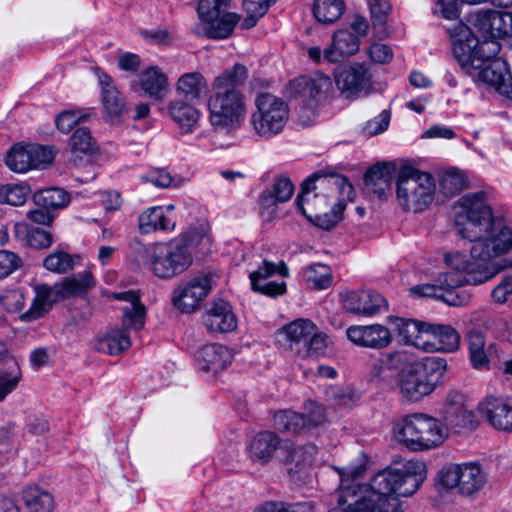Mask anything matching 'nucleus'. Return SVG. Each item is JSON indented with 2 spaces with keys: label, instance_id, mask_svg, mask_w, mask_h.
<instances>
[{
  "label": "nucleus",
  "instance_id": "nucleus-1",
  "mask_svg": "<svg viewBox=\"0 0 512 512\" xmlns=\"http://www.w3.org/2000/svg\"><path fill=\"white\" fill-rule=\"evenodd\" d=\"M457 203L460 211L456 230L461 238L472 243L470 257L458 251L446 253L445 263L453 271L441 274L455 278L457 283L451 284L452 288L463 290L465 285L483 284L512 267V263L494 262L512 250V224L494 214L484 191L467 193Z\"/></svg>",
  "mask_w": 512,
  "mask_h": 512
},
{
  "label": "nucleus",
  "instance_id": "nucleus-2",
  "mask_svg": "<svg viewBox=\"0 0 512 512\" xmlns=\"http://www.w3.org/2000/svg\"><path fill=\"white\" fill-rule=\"evenodd\" d=\"M336 470L343 502L347 503L342 512H394L399 505L398 497L414 494L427 477L425 463L418 460L406 462L401 469H384L369 484L350 485L366 470L362 460Z\"/></svg>",
  "mask_w": 512,
  "mask_h": 512
},
{
  "label": "nucleus",
  "instance_id": "nucleus-3",
  "mask_svg": "<svg viewBox=\"0 0 512 512\" xmlns=\"http://www.w3.org/2000/svg\"><path fill=\"white\" fill-rule=\"evenodd\" d=\"M447 361L437 356L412 360L405 350L380 355L371 366L372 379L397 393L407 403H417L430 396L443 382Z\"/></svg>",
  "mask_w": 512,
  "mask_h": 512
},
{
  "label": "nucleus",
  "instance_id": "nucleus-4",
  "mask_svg": "<svg viewBox=\"0 0 512 512\" xmlns=\"http://www.w3.org/2000/svg\"><path fill=\"white\" fill-rule=\"evenodd\" d=\"M247 77L248 69L237 63L220 73L212 82L207 109L209 123L215 130L230 131L244 121L246 105L239 87Z\"/></svg>",
  "mask_w": 512,
  "mask_h": 512
},
{
  "label": "nucleus",
  "instance_id": "nucleus-5",
  "mask_svg": "<svg viewBox=\"0 0 512 512\" xmlns=\"http://www.w3.org/2000/svg\"><path fill=\"white\" fill-rule=\"evenodd\" d=\"M132 253V259L139 267L148 269L161 279H170L185 272L193 262L192 253L185 250L184 242L176 239L149 245L134 241Z\"/></svg>",
  "mask_w": 512,
  "mask_h": 512
},
{
  "label": "nucleus",
  "instance_id": "nucleus-6",
  "mask_svg": "<svg viewBox=\"0 0 512 512\" xmlns=\"http://www.w3.org/2000/svg\"><path fill=\"white\" fill-rule=\"evenodd\" d=\"M396 202L404 212L420 213L434 201L436 182L427 172L402 167L396 176Z\"/></svg>",
  "mask_w": 512,
  "mask_h": 512
},
{
  "label": "nucleus",
  "instance_id": "nucleus-7",
  "mask_svg": "<svg viewBox=\"0 0 512 512\" xmlns=\"http://www.w3.org/2000/svg\"><path fill=\"white\" fill-rule=\"evenodd\" d=\"M399 441L412 451H426L441 445L447 437L445 426L426 413L406 415L396 426Z\"/></svg>",
  "mask_w": 512,
  "mask_h": 512
},
{
  "label": "nucleus",
  "instance_id": "nucleus-8",
  "mask_svg": "<svg viewBox=\"0 0 512 512\" xmlns=\"http://www.w3.org/2000/svg\"><path fill=\"white\" fill-rule=\"evenodd\" d=\"M256 111L251 116L255 133L265 139H270L284 129L289 119L287 103L270 93H260L255 98Z\"/></svg>",
  "mask_w": 512,
  "mask_h": 512
},
{
  "label": "nucleus",
  "instance_id": "nucleus-9",
  "mask_svg": "<svg viewBox=\"0 0 512 512\" xmlns=\"http://www.w3.org/2000/svg\"><path fill=\"white\" fill-rule=\"evenodd\" d=\"M278 342L301 357L318 354L327 346L326 336L308 319L294 320L280 329Z\"/></svg>",
  "mask_w": 512,
  "mask_h": 512
},
{
  "label": "nucleus",
  "instance_id": "nucleus-10",
  "mask_svg": "<svg viewBox=\"0 0 512 512\" xmlns=\"http://www.w3.org/2000/svg\"><path fill=\"white\" fill-rule=\"evenodd\" d=\"M441 484L447 489H457L463 496L479 492L487 483V474L477 462L451 463L440 471Z\"/></svg>",
  "mask_w": 512,
  "mask_h": 512
},
{
  "label": "nucleus",
  "instance_id": "nucleus-11",
  "mask_svg": "<svg viewBox=\"0 0 512 512\" xmlns=\"http://www.w3.org/2000/svg\"><path fill=\"white\" fill-rule=\"evenodd\" d=\"M54 159L51 148L38 144H15L7 152L5 163L16 173H25L31 169L45 168Z\"/></svg>",
  "mask_w": 512,
  "mask_h": 512
},
{
  "label": "nucleus",
  "instance_id": "nucleus-12",
  "mask_svg": "<svg viewBox=\"0 0 512 512\" xmlns=\"http://www.w3.org/2000/svg\"><path fill=\"white\" fill-rule=\"evenodd\" d=\"M334 81L347 99L367 96L372 91V75L361 63H353L338 67L334 73Z\"/></svg>",
  "mask_w": 512,
  "mask_h": 512
},
{
  "label": "nucleus",
  "instance_id": "nucleus-13",
  "mask_svg": "<svg viewBox=\"0 0 512 512\" xmlns=\"http://www.w3.org/2000/svg\"><path fill=\"white\" fill-rule=\"evenodd\" d=\"M359 50V39L348 29H342L333 34L332 43L322 53L320 47L313 46L307 50L308 56L319 63L324 59L328 63H338L355 54Z\"/></svg>",
  "mask_w": 512,
  "mask_h": 512
},
{
  "label": "nucleus",
  "instance_id": "nucleus-14",
  "mask_svg": "<svg viewBox=\"0 0 512 512\" xmlns=\"http://www.w3.org/2000/svg\"><path fill=\"white\" fill-rule=\"evenodd\" d=\"M457 280L451 276L438 275L434 283H425L410 288V293L419 297L439 299L449 306H463L470 300V295L464 290H455L451 284Z\"/></svg>",
  "mask_w": 512,
  "mask_h": 512
},
{
  "label": "nucleus",
  "instance_id": "nucleus-15",
  "mask_svg": "<svg viewBox=\"0 0 512 512\" xmlns=\"http://www.w3.org/2000/svg\"><path fill=\"white\" fill-rule=\"evenodd\" d=\"M211 290V277L198 275L178 285L172 296L173 305L183 313H192Z\"/></svg>",
  "mask_w": 512,
  "mask_h": 512
},
{
  "label": "nucleus",
  "instance_id": "nucleus-16",
  "mask_svg": "<svg viewBox=\"0 0 512 512\" xmlns=\"http://www.w3.org/2000/svg\"><path fill=\"white\" fill-rule=\"evenodd\" d=\"M470 76L477 82L493 87L501 96L512 100V75L504 59H493Z\"/></svg>",
  "mask_w": 512,
  "mask_h": 512
},
{
  "label": "nucleus",
  "instance_id": "nucleus-17",
  "mask_svg": "<svg viewBox=\"0 0 512 512\" xmlns=\"http://www.w3.org/2000/svg\"><path fill=\"white\" fill-rule=\"evenodd\" d=\"M346 336L354 345L374 350L385 349L393 341L391 331L382 324L351 325Z\"/></svg>",
  "mask_w": 512,
  "mask_h": 512
},
{
  "label": "nucleus",
  "instance_id": "nucleus-18",
  "mask_svg": "<svg viewBox=\"0 0 512 512\" xmlns=\"http://www.w3.org/2000/svg\"><path fill=\"white\" fill-rule=\"evenodd\" d=\"M456 30L457 38L453 43V55L465 73L468 75L473 74L481 67L477 63L479 60L476 57L479 40L467 25L461 23L456 27Z\"/></svg>",
  "mask_w": 512,
  "mask_h": 512
},
{
  "label": "nucleus",
  "instance_id": "nucleus-19",
  "mask_svg": "<svg viewBox=\"0 0 512 512\" xmlns=\"http://www.w3.org/2000/svg\"><path fill=\"white\" fill-rule=\"evenodd\" d=\"M344 308L355 315L373 316L387 311V300L373 290L348 292L343 300Z\"/></svg>",
  "mask_w": 512,
  "mask_h": 512
},
{
  "label": "nucleus",
  "instance_id": "nucleus-20",
  "mask_svg": "<svg viewBox=\"0 0 512 512\" xmlns=\"http://www.w3.org/2000/svg\"><path fill=\"white\" fill-rule=\"evenodd\" d=\"M97 76L102 91L105 118L111 123H120L126 112L124 98L108 74L98 71Z\"/></svg>",
  "mask_w": 512,
  "mask_h": 512
},
{
  "label": "nucleus",
  "instance_id": "nucleus-21",
  "mask_svg": "<svg viewBox=\"0 0 512 512\" xmlns=\"http://www.w3.org/2000/svg\"><path fill=\"white\" fill-rule=\"evenodd\" d=\"M479 410L493 428L512 431V405L504 398L488 396L479 404Z\"/></svg>",
  "mask_w": 512,
  "mask_h": 512
},
{
  "label": "nucleus",
  "instance_id": "nucleus-22",
  "mask_svg": "<svg viewBox=\"0 0 512 512\" xmlns=\"http://www.w3.org/2000/svg\"><path fill=\"white\" fill-rule=\"evenodd\" d=\"M294 193V185L287 177L275 179L272 189L262 192L260 195V212L266 220L274 219L278 203L288 201Z\"/></svg>",
  "mask_w": 512,
  "mask_h": 512
},
{
  "label": "nucleus",
  "instance_id": "nucleus-23",
  "mask_svg": "<svg viewBox=\"0 0 512 512\" xmlns=\"http://www.w3.org/2000/svg\"><path fill=\"white\" fill-rule=\"evenodd\" d=\"M388 321L395 327L405 344L425 351L431 329L429 323L400 317H389Z\"/></svg>",
  "mask_w": 512,
  "mask_h": 512
},
{
  "label": "nucleus",
  "instance_id": "nucleus-24",
  "mask_svg": "<svg viewBox=\"0 0 512 512\" xmlns=\"http://www.w3.org/2000/svg\"><path fill=\"white\" fill-rule=\"evenodd\" d=\"M113 298L126 303L122 307V329L127 333L129 330L139 331L142 329L145 324L146 308L140 302L139 296L134 291H125L115 293Z\"/></svg>",
  "mask_w": 512,
  "mask_h": 512
},
{
  "label": "nucleus",
  "instance_id": "nucleus-25",
  "mask_svg": "<svg viewBox=\"0 0 512 512\" xmlns=\"http://www.w3.org/2000/svg\"><path fill=\"white\" fill-rule=\"evenodd\" d=\"M203 321L209 331L216 333L231 332L237 327V319L230 304L222 299L213 302Z\"/></svg>",
  "mask_w": 512,
  "mask_h": 512
},
{
  "label": "nucleus",
  "instance_id": "nucleus-26",
  "mask_svg": "<svg viewBox=\"0 0 512 512\" xmlns=\"http://www.w3.org/2000/svg\"><path fill=\"white\" fill-rule=\"evenodd\" d=\"M317 454V447L312 443L294 446L284 441L280 459L287 465L289 472H300L311 466Z\"/></svg>",
  "mask_w": 512,
  "mask_h": 512
},
{
  "label": "nucleus",
  "instance_id": "nucleus-27",
  "mask_svg": "<svg viewBox=\"0 0 512 512\" xmlns=\"http://www.w3.org/2000/svg\"><path fill=\"white\" fill-rule=\"evenodd\" d=\"M232 353L221 344H208L197 353L196 361L204 372L214 374L223 371L232 361Z\"/></svg>",
  "mask_w": 512,
  "mask_h": 512
},
{
  "label": "nucleus",
  "instance_id": "nucleus-28",
  "mask_svg": "<svg viewBox=\"0 0 512 512\" xmlns=\"http://www.w3.org/2000/svg\"><path fill=\"white\" fill-rule=\"evenodd\" d=\"M319 182L321 187L335 186L337 189H341L343 192H347L348 195L353 191V186L347 181L345 177L331 174L329 176L323 175L321 172H316L308 177L301 185V193L297 196L296 204L297 207L305 215L306 212L303 208L304 201H309L307 196L318 188L316 183Z\"/></svg>",
  "mask_w": 512,
  "mask_h": 512
},
{
  "label": "nucleus",
  "instance_id": "nucleus-29",
  "mask_svg": "<svg viewBox=\"0 0 512 512\" xmlns=\"http://www.w3.org/2000/svg\"><path fill=\"white\" fill-rule=\"evenodd\" d=\"M57 291L56 284L52 286L48 284H37L34 287L35 297L31 307L22 314L21 319L24 321H33L43 317L51 310L56 302L61 300Z\"/></svg>",
  "mask_w": 512,
  "mask_h": 512
},
{
  "label": "nucleus",
  "instance_id": "nucleus-30",
  "mask_svg": "<svg viewBox=\"0 0 512 512\" xmlns=\"http://www.w3.org/2000/svg\"><path fill=\"white\" fill-rule=\"evenodd\" d=\"M137 85L150 97L155 100H163L167 94L169 83L168 77L157 66H149L139 74L137 81L131 82V87Z\"/></svg>",
  "mask_w": 512,
  "mask_h": 512
},
{
  "label": "nucleus",
  "instance_id": "nucleus-31",
  "mask_svg": "<svg viewBox=\"0 0 512 512\" xmlns=\"http://www.w3.org/2000/svg\"><path fill=\"white\" fill-rule=\"evenodd\" d=\"M283 441L273 432L264 431L258 433L249 445L250 457L262 464L269 462L278 451L279 457L283 447Z\"/></svg>",
  "mask_w": 512,
  "mask_h": 512
},
{
  "label": "nucleus",
  "instance_id": "nucleus-32",
  "mask_svg": "<svg viewBox=\"0 0 512 512\" xmlns=\"http://www.w3.org/2000/svg\"><path fill=\"white\" fill-rule=\"evenodd\" d=\"M425 352H453L459 347L460 336L451 326L430 324Z\"/></svg>",
  "mask_w": 512,
  "mask_h": 512
},
{
  "label": "nucleus",
  "instance_id": "nucleus-33",
  "mask_svg": "<svg viewBox=\"0 0 512 512\" xmlns=\"http://www.w3.org/2000/svg\"><path fill=\"white\" fill-rule=\"evenodd\" d=\"M168 113L183 133H192L201 118V112L183 99L171 100Z\"/></svg>",
  "mask_w": 512,
  "mask_h": 512
},
{
  "label": "nucleus",
  "instance_id": "nucleus-34",
  "mask_svg": "<svg viewBox=\"0 0 512 512\" xmlns=\"http://www.w3.org/2000/svg\"><path fill=\"white\" fill-rule=\"evenodd\" d=\"M292 84L301 96L312 100L326 97L332 88L331 79L322 73H317L313 77H299Z\"/></svg>",
  "mask_w": 512,
  "mask_h": 512
},
{
  "label": "nucleus",
  "instance_id": "nucleus-35",
  "mask_svg": "<svg viewBox=\"0 0 512 512\" xmlns=\"http://www.w3.org/2000/svg\"><path fill=\"white\" fill-rule=\"evenodd\" d=\"M393 167L388 164H376L372 166L364 176L365 186L368 192L373 193L378 198L386 197L390 188Z\"/></svg>",
  "mask_w": 512,
  "mask_h": 512
},
{
  "label": "nucleus",
  "instance_id": "nucleus-36",
  "mask_svg": "<svg viewBox=\"0 0 512 512\" xmlns=\"http://www.w3.org/2000/svg\"><path fill=\"white\" fill-rule=\"evenodd\" d=\"M70 160L77 164L85 156H92L98 152L96 140L88 128L76 129L69 139Z\"/></svg>",
  "mask_w": 512,
  "mask_h": 512
},
{
  "label": "nucleus",
  "instance_id": "nucleus-37",
  "mask_svg": "<svg viewBox=\"0 0 512 512\" xmlns=\"http://www.w3.org/2000/svg\"><path fill=\"white\" fill-rule=\"evenodd\" d=\"M58 296L61 300L72 297L84 296L92 287L95 286V280L90 271H84L73 277H66L61 282L55 283Z\"/></svg>",
  "mask_w": 512,
  "mask_h": 512
},
{
  "label": "nucleus",
  "instance_id": "nucleus-38",
  "mask_svg": "<svg viewBox=\"0 0 512 512\" xmlns=\"http://www.w3.org/2000/svg\"><path fill=\"white\" fill-rule=\"evenodd\" d=\"M207 88V81L200 72L185 73L175 84L177 94L189 101L201 100Z\"/></svg>",
  "mask_w": 512,
  "mask_h": 512
},
{
  "label": "nucleus",
  "instance_id": "nucleus-39",
  "mask_svg": "<svg viewBox=\"0 0 512 512\" xmlns=\"http://www.w3.org/2000/svg\"><path fill=\"white\" fill-rule=\"evenodd\" d=\"M138 228L143 234H149L157 230H173L175 221L165 215L163 207L154 206L147 208L139 215Z\"/></svg>",
  "mask_w": 512,
  "mask_h": 512
},
{
  "label": "nucleus",
  "instance_id": "nucleus-40",
  "mask_svg": "<svg viewBox=\"0 0 512 512\" xmlns=\"http://www.w3.org/2000/svg\"><path fill=\"white\" fill-rule=\"evenodd\" d=\"M14 233L18 240L35 249L49 248L53 242V236L50 232L23 222L14 225Z\"/></svg>",
  "mask_w": 512,
  "mask_h": 512
},
{
  "label": "nucleus",
  "instance_id": "nucleus-41",
  "mask_svg": "<svg viewBox=\"0 0 512 512\" xmlns=\"http://www.w3.org/2000/svg\"><path fill=\"white\" fill-rule=\"evenodd\" d=\"M131 346L128 333L120 328H114L105 335L99 336L95 342L97 351L109 355H118Z\"/></svg>",
  "mask_w": 512,
  "mask_h": 512
},
{
  "label": "nucleus",
  "instance_id": "nucleus-42",
  "mask_svg": "<svg viewBox=\"0 0 512 512\" xmlns=\"http://www.w3.org/2000/svg\"><path fill=\"white\" fill-rule=\"evenodd\" d=\"M467 338L469 358L473 368L478 370L488 368V353L493 348V345L486 346L484 334L478 330H471Z\"/></svg>",
  "mask_w": 512,
  "mask_h": 512
},
{
  "label": "nucleus",
  "instance_id": "nucleus-43",
  "mask_svg": "<svg viewBox=\"0 0 512 512\" xmlns=\"http://www.w3.org/2000/svg\"><path fill=\"white\" fill-rule=\"evenodd\" d=\"M239 20L240 16L236 13H223L220 16L214 17L211 22H204L206 24L204 28L205 34L212 39L228 38Z\"/></svg>",
  "mask_w": 512,
  "mask_h": 512
},
{
  "label": "nucleus",
  "instance_id": "nucleus-44",
  "mask_svg": "<svg viewBox=\"0 0 512 512\" xmlns=\"http://www.w3.org/2000/svg\"><path fill=\"white\" fill-rule=\"evenodd\" d=\"M21 377L22 373L17 360L7 357L4 367L0 369V402L17 388Z\"/></svg>",
  "mask_w": 512,
  "mask_h": 512
},
{
  "label": "nucleus",
  "instance_id": "nucleus-45",
  "mask_svg": "<svg viewBox=\"0 0 512 512\" xmlns=\"http://www.w3.org/2000/svg\"><path fill=\"white\" fill-rule=\"evenodd\" d=\"M34 203L41 208L52 211L66 207L70 202L69 194L61 188H49L33 195Z\"/></svg>",
  "mask_w": 512,
  "mask_h": 512
},
{
  "label": "nucleus",
  "instance_id": "nucleus-46",
  "mask_svg": "<svg viewBox=\"0 0 512 512\" xmlns=\"http://www.w3.org/2000/svg\"><path fill=\"white\" fill-rule=\"evenodd\" d=\"M25 505L29 512H52L53 496L38 487H29L23 493Z\"/></svg>",
  "mask_w": 512,
  "mask_h": 512
},
{
  "label": "nucleus",
  "instance_id": "nucleus-47",
  "mask_svg": "<svg viewBox=\"0 0 512 512\" xmlns=\"http://www.w3.org/2000/svg\"><path fill=\"white\" fill-rule=\"evenodd\" d=\"M344 7L342 0H315L313 13L319 22L330 24L340 18Z\"/></svg>",
  "mask_w": 512,
  "mask_h": 512
},
{
  "label": "nucleus",
  "instance_id": "nucleus-48",
  "mask_svg": "<svg viewBox=\"0 0 512 512\" xmlns=\"http://www.w3.org/2000/svg\"><path fill=\"white\" fill-rule=\"evenodd\" d=\"M276 429L288 433H301L307 430L305 415L293 411H278L274 416Z\"/></svg>",
  "mask_w": 512,
  "mask_h": 512
},
{
  "label": "nucleus",
  "instance_id": "nucleus-49",
  "mask_svg": "<svg viewBox=\"0 0 512 512\" xmlns=\"http://www.w3.org/2000/svg\"><path fill=\"white\" fill-rule=\"evenodd\" d=\"M467 186V180L463 173L451 169L444 172L439 180V190L447 197L460 193Z\"/></svg>",
  "mask_w": 512,
  "mask_h": 512
},
{
  "label": "nucleus",
  "instance_id": "nucleus-50",
  "mask_svg": "<svg viewBox=\"0 0 512 512\" xmlns=\"http://www.w3.org/2000/svg\"><path fill=\"white\" fill-rule=\"evenodd\" d=\"M30 193L31 189L26 183L8 184L0 187V203L20 206L27 201Z\"/></svg>",
  "mask_w": 512,
  "mask_h": 512
},
{
  "label": "nucleus",
  "instance_id": "nucleus-51",
  "mask_svg": "<svg viewBox=\"0 0 512 512\" xmlns=\"http://www.w3.org/2000/svg\"><path fill=\"white\" fill-rule=\"evenodd\" d=\"M305 277L311 288L326 289L332 282V271L329 266L316 263L306 269Z\"/></svg>",
  "mask_w": 512,
  "mask_h": 512
},
{
  "label": "nucleus",
  "instance_id": "nucleus-52",
  "mask_svg": "<svg viewBox=\"0 0 512 512\" xmlns=\"http://www.w3.org/2000/svg\"><path fill=\"white\" fill-rule=\"evenodd\" d=\"M77 258V256L74 257L64 251H54L47 255L43 265L51 272L65 274L74 268L75 259Z\"/></svg>",
  "mask_w": 512,
  "mask_h": 512
},
{
  "label": "nucleus",
  "instance_id": "nucleus-53",
  "mask_svg": "<svg viewBox=\"0 0 512 512\" xmlns=\"http://www.w3.org/2000/svg\"><path fill=\"white\" fill-rule=\"evenodd\" d=\"M444 421L447 426L451 427L455 431L459 432L463 429L473 430L477 427V419L473 410L468 406L457 410L455 413H451L444 417Z\"/></svg>",
  "mask_w": 512,
  "mask_h": 512
},
{
  "label": "nucleus",
  "instance_id": "nucleus-54",
  "mask_svg": "<svg viewBox=\"0 0 512 512\" xmlns=\"http://www.w3.org/2000/svg\"><path fill=\"white\" fill-rule=\"evenodd\" d=\"M176 240H182L185 244V250L192 253V249L199 246L207 247L210 245L211 239L208 235V231L205 225L200 224L199 226L190 227L180 237L175 238Z\"/></svg>",
  "mask_w": 512,
  "mask_h": 512
},
{
  "label": "nucleus",
  "instance_id": "nucleus-55",
  "mask_svg": "<svg viewBox=\"0 0 512 512\" xmlns=\"http://www.w3.org/2000/svg\"><path fill=\"white\" fill-rule=\"evenodd\" d=\"M276 0H244L243 8L247 14L243 21L244 28H252L256 25L257 20L266 14L268 8Z\"/></svg>",
  "mask_w": 512,
  "mask_h": 512
},
{
  "label": "nucleus",
  "instance_id": "nucleus-56",
  "mask_svg": "<svg viewBox=\"0 0 512 512\" xmlns=\"http://www.w3.org/2000/svg\"><path fill=\"white\" fill-rule=\"evenodd\" d=\"M90 113L81 110H65L59 113L55 119L57 129L67 134L75 125L88 120Z\"/></svg>",
  "mask_w": 512,
  "mask_h": 512
},
{
  "label": "nucleus",
  "instance_id": "nucleus-57",
  "mask_svg": "<svg viewBox=\"0 0 512 512\" xmlns=\"http://www.w3.org/2000/svg\"><path fill=\"white\" fill-rule=\"evenodd\" d=\"M229 0H200L198 15L202 22H211L214 17L220 16L228 7Z\"/></svg>",
  "mask_w": 512,
  "mask_h": 512
},
{
  "label": "nucleus",
  "instance_id": "nucleus-58",
  "mask_svg": "<svg viewBox=\"0 0 512 512\" xmlns=\"http://www.w3.org/2000/svg\"><path fill=\"white\" fill-rule=\"evenodd\" d=\"M276 273L283 277L288 276V268L284 262H280L278 265H276L275 263L263 260L261 266H259L256 271L251 272L249 275L251 285H253L254 278H256L259 282H264Z\"/></svg>",
  "mask_w": 512,
  "mask_h": 512
},
{
  "label": "nucleus",
  "instance_id": "nucleus-59",
  "mask_svg": "<svg viewBox=\"0 0 512 512\" xmlns=\"http://www.w3.org/2000/svg\"><path fill=\"white\" fill-rule=\"evenodd\" d=\"M494 38H502L512 32V12L491 10Z\"/></svg>",
  "mask_w": 512,
  "mask_h": 512
},
{
  "label": "nucleus",
  "instance_id": "nucleus-60",
  "mask_svg": "<svg viewBox=\"0 0 512 512\" xmlns=\"http://www.w3.org/2000/svg\"><path fill=\"white\" fill-rule=\"evenodd\" d=\"M391 119V112L383 110L378 116L367 121L361 131L364 136L371 137L383 133L387 130Z\"/></svg>",
  "mask_w": 512,
  "mask_h": 512
},
{
  "label": "nucleus",
  "instance_id": "nucleus-61",
  "mask_svg": "<svg viewBox=\"0 0 512 512\" xmlns=\"http://www.w3.org/2000/svg\"><path fill=\"white\" fill-rule=\"evenodd\" d=\"M469 22L475 30L482 34L483 38H494L491 10L471 14Z\"/></svg>",
  "mask_w": 512,
  "mask_h": 512
},
{
  "label": "nucleus",
  "instance_id": "nucleus-62",
  "mask_svg": "<svg viewBox=\"0 0 512 512\" xmlns=\"http://www.w3.org/2000/svg\"><path fill=\"white\" fill-rule=\"evenodd\" d=\"M498 38H484L476 49V57L479 60L481 66L486 65L485 62L496 59V56L500 52V44L497 41Z\"/></svg>",
  "mask_w": 512,
  "mask_h": 512
},
{
  "label": "nucleus",
  "instance_id": "nucleus-63",
  "mask_svg": "<svg viewBox=\"0 0 512 512\" xmlns=\"http://www.w3.org/2000/svg\"><path fill=\"white\" fill-rule=\"evenodd\" d=\"M144 183L152 184L157 188H168L170 186H178L179 180L173 177L165 169H157L141 177Z\"/></svg>",
  "mask_w": 512,
  "mask_h": 512
},
{
  "label": "nucleus",
  "instance_id": "nucleus-64",
  "mask_svg": "<svg viewBox=\"0 0 512 512\" xmlns=\"http://www.w3.org/2000/svg\"><path fill=\"white\" fill-rule=\"evenodd\" d=\"M345 207V203L339 201L333 206L331 212L316 216V226L325 230H330L334 228L337 225V223L342 219Z\"/></svg>",
  "mask_w": 512,
  "mask_h": 512
}]
</instances>
